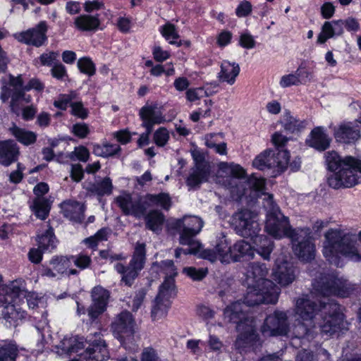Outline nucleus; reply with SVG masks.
<instances>
[{
  "mask_svg": "<svg viewBox=\"0 0 361 361\" xmlns=\"http://www.w3.org/2000/svg\"><path fill=\"white\" fill-rule=\"evenodd\" d=\"M72 133L79 138H85L90 133V129L87 124L77 123L73 126Z\"/></svg>",
  "mask_w": 361,
  "mask_h": 361,
  "instance_id": "nucleus-55",
  "label": "nucleus"
},
{
  "mask_svg": "<svg viewBox=\"0 0 361 361\" xmlns=\"http://www.w3.org/2000/svg\"><path fill=\"white\" fill-rule=\"evenodd\" d=\"M116 202L126 216H133L137 219L147 212L152 207H159L168 211L171 207V198L169 193L160 192L159 194L147 193L143 196H139L133 200L129 193L119 195L116 198Z\"/></svg>",
  "mask_w": 361,
  "mask_h": 361,
  "instance_id": "nucleus-7",
  "label": "nucleus"
},
{
  "mask_svg": "<svg viewBox=\"0 0 361 361\" xmlns=\"http://www.w3.org/2000/svg\"><path fill=\"white\" fill-rule=\"evenodd\" d=\"M84 176V170L80 164H73L71 170V177L75 181H80Z\"/></svg>",
  "mask_w": 361,
  "mask_h": 361,
  "instance_id": "nucleus-64",
  "label": "nucleus"
},
{
  "mask_svg": "<svg viewBox=\"0 0 361 361\" xmlns=\"http://www.w3.org/2000/svg\"><path fill=\"white\" fill-rule=\"evenodd\" d=\"M51 74L53 78L57 80H63L65 76H67L66 68L60 61L51 67Z\"/></svg>",
  "mask_w": 361,
  "mask_h": 361,
  "instance_id": "nucleus-58",
  "label": "nucleus"
},
{
  "mask_svg": "<svg viewBox=\"0 0 361 361\" xmlns=\"http://www.w3.org/2000/svg\"><path fill=\"white\" fill-rule=\"evenodd\" d=\"M334 37L331 21H326L322 27V31L317 37V43L324 44L327 39Z\"/></svg>",
  "mask_w": 361,
  "mask_h": 361,
  "instance_id": "nucleus-50",
  "label": "nucleus"
},
{
  "mask_svg": "<svg viewBox=\"0 0 361 361\" xmlns=\"http://www.w3.org/2000/svg\"><path fill=\"white\" fill-rule=\"evenodd\" d=\"M135 320L132 314L128 311H123L114 318L111 324V329L120 342L126 348L127 341L133 338L135 333Z\"/></svg>",
  "mask_w": 361,
  "mask_h": 361,
  "instance_id": "nucleus-14",
  "label": "nucleus"
},
{
  "mask_svg": "<svg viewBox=\"0 0 361 361\" xmlns=\"http://www.w3.org/2000/svg\"><path fill=\"white\" fill-rule=\"evenodd\" d=\"M140 361H161V360L153 348L148 347L142 350Z\"/></svg>",
  "mask_w": 361,
  "mask_h": 361,
  "instance_id": "nucleus-56",
  "label": "nucleus"
},
{
  "mask_svg": "<svg viewBox=\"0 0 361 361\" xmlns=\"http://www.w3.org/2000/svg\"><path fill=\"white\" fill-rule=\"evenodd\" d=\"M146 253L145 243L137 242L128 264L125 265L121 262L114 264V269L121 275V283L128 287H131L134 284L140 271L145 267L147 259Z\"/></svg>",
  "mask_w": 361,
  "mask_h": 361,
  "instance_id": "nucleus-12",
  "label": "nucleus"
},
{
  "mask_svg": "<svg viewBox=\"0 0 361 361\" xmlns=\"http://www.w3.org/2000/svg\"><path fill=\"white\" fill-rule=\"evenodd\" d=\"M30 209L37 219L44 220L49 216L51 202L47 198H35Z\"/></svg>",
  "mask_w": 361,
  "mask_h": 361,
  "instance_id": "nucleus-39",
  "label": "nucleus"
},
{
  "mask_svg": "<svg viewBox=\"0 0 361 361\" xmlns=\"http://www.w3.org/2000/svg\"><path fill=\"white\" fill-rule=\"evenodd\" d=\"M327 169L333 172L327 178L329 185L334 189L352 188L360 183L361 160L352 156L341 157L336 152L326 154Z\"/></svg>",
  "mask_w": 361,
  "mask_h": 361,
  "instance_id": "nucleus-3",
  "label": "nucleus"
},
{
  "mask_svg": "<svg viewBox=\"0 0 361 361\" xmlns=\"http://www.w3.org/2000/svg\"><path fill=\"white\" fill-rule=\"evenodd\" d=\"M252 11V6L248 1H241L235 8V14L239 18L247 17Z\"/></svg>",
  "mask_w": 361,
  "mask_h": 361,
  "instance_id": "nucleus-54",
  "label": "nucleus"
},
{
  "mask_svg": "<svg viewBox=\"0 0 361 361\" xmlns=\"http://www.w3.org/2000/svg\"><path fill=\"white\" fill-rule=\"evenodd\" d=\"M87 190L90 193L96 195L100 200L103 196L110 195L112 193L113 184L111 179L109 177H105L100 182L91 184Z\"/></svg>",
  "mask_w": 361,
  "mask_h": 361,
  "instance_id": "nucleus-38",
  "label": "nucleus"
},
{
  "mask_svg": "<svg viewBox=\"0 0 361 361\" xmlns=\"http://www.w3.org/2000/svg\"><path fill=\"white\" fill-rule=\"evenodd\" d=\"M282 125L286 131L291 133H298L306 128L307 121L297 119L291 115L289 111H287L283 114Z\"/></svg>",
  "mask_w": 361,
  "mask_h": 361,
  "instance_id": "nucleus-36",
  "label": "nucleus"
},
{
  "mask_svg": "<svg viewBox=\"0 0 361 361\" xmlns=\"http://www.w3.org/2000/svg\"><path fill=\"white\" fill-rule=\"evenodd\" d=\"M27 295L25 282L18 279L0 288L1 319L8 327L17 326L25 319L26 311L17 305L16 300Z\"/></svg>",
  "mask_w": 361,
  "mask_h": 361,
  "instance_id": "nucleus-6",
  "label": "nucleus"
},
{
  "mask_svg": "<svg viewBox=\"0 0 361 361\" xmlns=\"http://www.w3.org/2000/svg\"><path fill=\"white\" fill-rule=\"evenodd\" d=\"M47 23L41 21L32 28L16 33L14 37L21 43L40 47L47 41Z\"/></svg>",
  "mask_w": 361,
  "mask_h": 361,
  "instance_id": "nucleus-17",
  "label": "nucleus"
},
{
  "mask_svg": "<svg viewBox=\"0 0 361 361\" xmlns=\"http://www.w3.org/2000/svg\"><path fill=\"white\" fill-rule=\"evenodd\" d=\"M331 139L326 133L322 126L313 128L308 137L306 139V145L319 152H324L330 147Z\"/></svg>",
  "mask_w": 361,
  "mask_h": 361,
  "instance_id": "nucleus-24",
  "label": "nucleus"
},
{
  "mask_svg": "<svg viewBox=\"0 0 361 361\" xmlns=\"http://www.w3.org/2000/svg\"><path fill=\"white\" fill-rule=\"evenodd\" d=\"M255 40L253 37L248 32L242 33L239 39V45L243 48L250 49L255 46Z\"/></svg>",
  "mask_w": 361,
  "mask_h": 361,
  "instance_id": "nucleus-59",
  "label": "nucleus"
},
{
  "mask_svg": "<svg viewBox=\"0 0 361 361\" xmlns=\"http://www.w3.org/2000/svg\"><path fill=\"white\" fill-rule=\"evenodd\" d=\"M141 219L145 220V228L156 233L161 231L165 222L164 214L158 209H152L145 212Z\"/></svg>",
  "mask_w": 361,
  "mask_h": 361,
  "instance_id": "nucleus-27",
  "label": "nucleus"
},
{
  "mask_svg": "<svg viewBox=\"0 0 361 361\" xmlns=\"http://www.w3.org/2000/svg\"><path fill=\"white\" fill-rule=\"evenodd\" d=\"M273 276L274 280L280 285L288 286L295 279L293 266L286 260L280 263L276 261V267L273 269Z\"/></svg>",
  "mask_w": 361,
  "mask_h": 361,
  "instance_id": "nucleus-25",
  "label": "nucleus"
},
{
  "mask_svg": "<svg viewBox=\"0 0 361 361\" xmlns=\"http://www.w3.org/2000/svg\"><path fill=\"white\" fill-rule=\"evenodd\" d=\"M49 265L59 275H64L71 267L70 256L54 255L49 261Z\"/></svg>",
  "mask_w": 361,
  "mask_h": 361,
  "instance_id": "nucleus-42",
  "label": "nucleus"
},
{
  "mask_svg": "<svg viewBox=\"0 0 361 361\" xmlns=\"http://www.w3.org/2000/svg\"><path fill=\"white\" fill-rule=\"evenodd\" d=\"M77 66L81 73L90 77L95 74V64L89 57H82L79 59L77 62Z\"/></svg>",
  "mask_w": 361,
  "mask_h": 361,
  "instance_id": "nucleus-45",
  "label": "nucleus"
},
{
  "mask_svg": "<svg viewBox=\"0 0 361 361\" xmlns=\"http://www.w3.org/2000/svg\"><path fill=\"white\" fill-rule=\"evenodd\" d=\"M44 252H45L39 247L37 248H31L27 254L28 259L33 264H39L42 260Z\"/></svg>",
  "mask_w": 361,
  "mask_h": 361,
  "instance_id": "nucleus-62",
  "label": "nucleus"
},
{
  "mask_svg": "<svg viewBox=\"0 0 361 361\" xmlns=\"http://www.w3.org/2000/svg\"><path fill=\"white\" fill-rule=\"evenodd\" d=\"M99 15L82 14L76 17L74 25L76 29L81 32H96L100 26Z\"/></svg>",
  "mask_w": 361,
  "mask_h": 361,
  "instance_id": "nucleus-28",
  "label": "nucleus"
},
{
  "mask_svg": "<svg viewBox=\"0 0 361 361\" xmlns=\"http://www.w3.org/2000/svg\"><path fill=\"white\" fill-rule=\"evenodd\" d=\"M240 71L238 63L224 61L221 65V71L218 77L220 80L233 85L235 82V78L239 75Z\"/></svg>",
  "mask_w": 361,
  "mask_h": 361,
  "instance_id": "nucleus-32",
  "label": "nucleus"
},
{
  "mask_svg": "<svg viewBox=\"0 0 361 361\" xmlns=\"http://www.w3.org/2000/svg\"><path fill=\"white\" fill-rule=\"evenodd\" d=\"M20 147L13 140L0 141V165L8 167L18 161Z\"/></svg>",
  "mask_w": 361,
  "mask_h": 361,
  "instance_id": "nucleus-23",
  "label": "nucleus"
},
{
  "mask_svg": "<svg viewBox=\"0 0 361 361\" xmlns=\"http://www.w3.org/2000/svg\"><path fill=\"white\" fill-rule=\"evenodd\" d=\"M8 130L18 142L25 146L33 145L37 141V135L36 133L20 128L16 123H13Z\"/></svg>",
  "mask_w": 361,
  "mask_h": 361,
  "instance_id": "nucleus-31",
  "label": "nucleus"
},
{
  "mask_svg": "<svg viewBox=\"0 0 361 361\" xmlns=\"http://www.w3.org/2000/svg\"><path fill=\"white\" fill-rule=\"evenodd\" d=\"M294 74L299 80L300 85L307 83L310 80L312 77L310 72L308 71L305 67L302 66L298 68Z\"/></svg>",
  "mask_w": 361,
  "mask_h": 361,
  "instance_id": "nucleus-57",
  "label": "nucleus"
},
{
  "mask_svg": "<svg viewBox=\"0 0 361 361\" xmlns=\"http://www.w3.org/2000/svg\"><path fill=\"white\" fill-rule=\"evenodd\" d=\"M71 114L73 116L82 120L87 118L89 111L87 109L84 107L83 104L81 102H75L71 103Z\"/></svg>",
  "mask_w": 361,
  "mask_h": 361,
  "instance_id": "nucleus-51",
  "label": "nucleus"
},
{
  "mask_svg": "<svg viewBox=\"0 0 361 361\" xmlns=\"http://www.w3.org/2000/svg\"><path fill=\"white\" fill-rule=\"evenodd\" d=\"M231 176V192L236 200L241 201L245 198L247 202H253L262 195H265V179L257 177L255 174L245 178L244 169L238 164H231L230 167Z\"/></svg>",
  "mask_w": 361,
  "mask_h": 361,
  "instance_id": "nucleus-8",
  "label": "nucleus"
},
{
  "mask_svg": "<svg viewBox=\"0 0 361 361\" xmlns=\"http://www.w3.org/2000/svg\"><path fill=\"white\" fill-rule=\"evenodd\" d=\"M176 295V290L159 288V293L155 298L154 305L152 309L151 317L153 320L159 319L167 314L171 306L170 298Z\"/></svg>",
  "mask_w": 361,
  "mask_h": 361,
  "instance_id": "nucleus-21",
  "label": "nucleus"
},
{
  "mask_svg": "<svg viewBox=\"0 0 361 361\" xmlns=\"http://www.w3.org/2000/svg\"><path fill=\"white\" fill-rule=\"evenodd\" d=\"M264 283L265 288L247 286L243 300L235 301L224 310L225 318L235 324L236 330L240 331L235 343L237 348L241 347L243 341H252L256 336L254 320L248 315V307L262 303L275 304L279 300L280 288L272 281Z\"/></svg>",
  "mask_w": 361,
  "mask_h": 361,
  "instance_id": "nucleus-1",
  "label": "nucleus"
},
{
  "mask_svg": "<svg viewBox=\"0 0 361 361\" xmlns=\"http://www.w3.org/2000/svg\"><path fill=\"white\" fill-rule=\"evenodd\" d=\"M264 207L268 210L265 230L271 235L276 238L288 237L290 240H297L298 235L301 236V234H304L302 232L308 233L307 229L293 228L291 227L288 218L281 212L279 207L274 202L272 195H268V198L265 200Z\"/></svg>",
  "mask_w": 361,
  "mask_h": 361,
  "instance_id": "nucleus-10",
  "label": "nucleus"
},
{
  "mask_svg": "<svg viewBox=\"0 0 361 361\" xmlns=\"http://www.w3.org/2000/svg\"><path fill=\"white\" fill-rule=\"evenodd\" d=\"M92 305L105 307L106 309L110 292L101 286H95L91 292Z\"/></svg>",
  "mask_w": 361,
  "mask_h": 361,
  "instance_id": "nucleus-41",
  "label": "nucleus"
},
{
  "mask_svg": "<svg viewBox=\"0 0 361 361\" xmlns=\"http://www.w3.org/2000/svg\"><path fill=\"white\" fill-rule=\"evenodd\" d=\"M271 140L276 148L268 149L260 153L253 160L252 165L260 171L272 169L271 176L276 177L287 169L289 162V152L279 149L286 145L288 138L281 133L276 132L273 134Z\"/></svg>",
  "mask_w": 361,
  "mask_h": 361,
  "instance_id": "nucleus-9",
  "label": "nucleus"
},
{
  "mask_svg": "<svg viewBox=\"0 0 361 361\" xmlns=\"http://www.w3.org/2000/svg\"><path fill=\"white\" fill-rule=\"evenodd\" d=\"M160 32L162 36L169 42L178 39L180 37L176 29V26L170 23H167L161 26L160 27Z\"/></svg>",
  "mask_w": 361,
  "mask_h": 361,
  "instance_id": "nucleus-49",
  "label": "nucleus"
},
{
  "mask_svg": "<svg viewBox=\"0 0 361 361\" xmlns=\"http://www.w3.org/2000/svg\"><path fill=\"white\" fill-rule=\"evenodd\" d=\"M245 257L253 258L254 247L245 240H238L232 245V262H240Z\"/></svg>",
  "mask_w": 361,
  "mask_h": 361,
  "instance_id": "nucleus-33",
  "label": "nucleus"
},
{
  "mask_svg": "<svg viewBox=\"0 0 361 361\" xmlns=\"http://www.w3.org/2000/svg\"><path fill=\"white\" fill-rule=\"evenodd\" d=\"M324 237L322 252L330 264L337 267H341V255L353 262L361 261L356 235L343 234L339 230L330 229L325 233Z\"/></svg>",
  "mask_w": 361,
  "mask_h": 361,
  "instance_id": "nucleus-4",
  "label": "nucleus"
},
{
  "mask_svg": "<svg viewBox=\"0 0 361 361\" xmlns=\"http://www.w3.org/2000/svg\"><path fill=\"white\" fill-rule=\"evenodd\" d=\"M288 331L287 315L281 311H275L268 315L261 327V331L264 336H286Z\"/></svg>",
  "mask_w": 361,
  "mask_h": 361,
  "instance_id": "nucleus-15",
  "label": "nucleus"
},
{
  "mask_svg": "<svg viewBox=\"0 0 361 361\" xmlns=\"http://www.w3.org/2000/svg\"><path fill=\"white\" fill-rule=\"evenodd\" d=\"M145 295L146 291L143 288L137 290L135 293V295L132 301V310L133 312H136L140 308L145 298Z\"/></svg>",
  "mask_w": 361,
  "mask_h": 361,
  "instance_id": "nucleus-60",
  "label": "nucleus"
},
{
  "mask_svg": "<svg viewBox=\"0 0 361 361\" xmlns=\"http://www.w3.org/2000/svg\"><path fill=\"white\" fill-rule=\"evenodd\" d=\"M203 224L202 220L197 216H190L184 220L178 219L174 224L173 228L176 229L183 228L180 233V244H192L195 237L200 232Z\"/></svg>",
  "mask_w": 361,
  "mask_h": 361,
  "instance_id": "nucleus-16",
  "label": "nucleus"
},
{
  "mask_svg": "<svg viewBox=\"0 0 361 361\" xmlns=\"http://www.w3.org/2000/svg\"><path fill=\"white\" fill-rule=\"evenodd\" d=\"M155 264H157L160 270L166 275L159 288L171 290V291L176 290L175 277L177 276L178 272L173 260H162L159 263L156 262Z\"/></svg>",
  "mask_w": 361,
  "mask_h": 361,
  "instance_id": "nucleus-26",
  "label": "nucleus"
},
{
  "mask_svg": "<svg viewBox=\"0 0 361 361\" xmlns=\"http://www.w3.org/2000/svg\"><path fill=\"white\" fill-rule=\"evenodd\" d=\"M299 229H307L308 233L301 234L297 236V240H291L293 243V252L299 259L303 262H310L314 258L315 245L311 240V230L304 227Z\"/></svg>",
  "mask_w": 361,
  "mask_h": 361,
  "instance_id": "nucleus-19",
  "label": "nucleus"
},
{
  "mask_svg": "<svg viewBox=\"0 0 361 361\" xmlns=\"http://www.w3.org/2000/svg\"><path fill=\"white\" fill-rule=\"evenodd\" d=\"M195 166L186 179V184L191 188H199L202 183L207 182L210 175V166L205 161L202 154L192 155Z\"/></svg>",
  "mask_w": 361,
  "mask_h": 361,
  "instance_id": "nucleus-18",
  "label": "nucleus"
},
{
  "mask_svg": "<svg viewBox=\"0 0 361 361\" xmlns=\"http://www.w3.org/2000/svg\"><path fill=\"white\" fill-rule=\"evenodd\" d=\"M197 255L198 257L208 260L212 263L219 260L218 254H216L214 247L203 249L202 245H201V248H200V252H198Z\"/></svg>",
  "mask_w": 361,
  "mask_h": 361,
  "instance_id": "nucleus-53",
  "label": "nucleus"
},
{
  "mask_svg": "<svg viewBox=\"0 0 361 361\" xmlns=\"http://www.w3.org/2000/svg\"><path fill=\"white\" fill-rule=\"evenodd\" d=\"M170 138L168 130L164 127L159 128L153 135V140L157 147H164Z\"/></svg>",
  "mask_w": 361,
  "mask_h": 361,
  "instance_id": "nucleus-47",
  "label": "nucleus"
},
{
  "mask_svg": "<svg viewBox=\"0 0 361 361\" xmlns=\"http://www.w3.org/2000/svg\"><path fill=\"white\" fill-rule=\"evenodd\" d=\"M214 249L222 264H228L232 262V245L225 235L217 240Z\"/></svg>",
  "mask_w": 361,
  "mask_h": 361,
  "instance_id": "nucleus-34",
  "label": "nucleus"
},
{
  "mask_svg": "<svg viewBox=\"0 0 361 361\" xmlns=\"http://www.w3.org/2000/svg\"><path fill=\"white\" fill-rule=\"evenodd\" d=\"M70 259L71 262H73L80 270L89 268L92 262L90 256L82 252L76 255H70Z\"/></svg>",
  "mask_w": 361,
  "mask_h": 361,
  "instance_id": "nucleus-46",
  "label": "nucleus"
},
{
  "mask_svg": "<svg viewBox=\"0 0 361 361\" xmlns=\"http://www.w3.org/2000/svg\"><path fill=\"white\" fill-rule=\"evenodd\" d=\"M295 314L302 321L310 322L320 328L323 336H331L338 331L344 320L341 306L334 300L316 302L307 297L296 301Z\"/></svg>",
  "mask_w": 361,
  "mask_h": 361,
  "instance_id": "nucleus-2",
  "label": "nucleus"
},
{
  "mask_svg": "<svg viewBox=\"0 0 361 361\" xmlns=\"http://www.w3.org/2000/svg\"><path fill=\"white\" fill-rule=\"evenodd\" d=\"M24 87L22 89H11L7 85H3L1 88L0 99L3 102H6L11 98L10 106L12 112L18 114V104L20 99L25 97Z\"/></svg>",
  "mask_w": 361,
  "mask_h": 361,
  "instance_id": "nucleus-29",
  "label": "nucleus"
},
{
  "mask_svg": "<svg viewBox=\"0 0 361 361\" xmlns=\"http://www.w3.org/2000/svg\"><path fill=\"white\" fill-rule=\"evenodd\" d=\"M74 97L72 94H62L59 96V98L54 102V106L62 111L67 109L68 105L71 106V103Z\"/></svg>",
  "mask_w": 361,
  "mask_h": 361,
  "instance_id": "nucleus-52",
  "label": "nucleus"
},
{
  "mask_svg": "<svg viewBox=\"0 0 361 361\" xmlns=\"http://www.w3.org/2000/svg\"><path fill=\"white\" fill-rule=\"evenodd\" d=\"M85 207L78 202L68 204L63 209L66 218L75 223H82L85 218Z\"/></svg>",
  "mask_w": 361,
  "mask_h": 361,
  "instance_id": "nucleus-37",
  "label": "nucleus"
},
{
  "mask_svg": "<svg viewBox=\"0 0 361 361\" xmlns=\"http://www.w3.org/2000/svg\"><path fill=\"white\" fill-rule=\"evenodd\" d=\"M281 87H288L292 85H299V80L294 73L283 75L279 82Z\"/></svg>",
  "mask_w": 361,
  "mask_h": 361,
  "instance_id": "nucleus-61",
  "label": "nucleus"
},
{
  "mask_svg": "<svg viewBox=\"0 0 361 361\" xmlns=\"http://www.w3.org/2000/svg\"><path fill=\"white\" fill-rule=\"evenodd\" d=\"M158 104L154 103L149 105L147 103L143 106L139 111V116L142 121H154L155 118H159L162 121H165L164 116L161 111H157Z\"/></svg>",
  "mask_w": 361,
  "mask_h": 361,
  "instance_id": "nucleus-43",
  "label": "nucleus"
},
{
  "mask_svg": "<svg viewBox=\"0 0 361 361\" xmlns=\"http://www.w3.org/2000/svg\"><path fill=\"white\" fill-rule=\"evenodd\" d=\"M59 51H47L35 59V64L36 66L39 64L41 66L52 67L59 61Z\"/></svg>",
  "mask_w": 361,
  "mask_h": 361,
  "instance_id": "nucleus-44",
  "label": "nucleus"
},
{
  "mask_svg": "<svg viewBox=\"0 0 361 361\" xmlns=\"http://www.w3.org/2000/svg\"><path fill=\"white\" fill-rule=\"evenodd\" d=\"M249 238L252 239L255 245L254 251L256 250L264 259L269 260L274 248L272 240L265 235H260L259 233Z\"/></svg>",
  "mask_w": 361,
  "mask_h": 361,
  "instance_id": "nucleus-30",
  "label": "nucleus"
},
{
  "mask_svg": "<svg viewBox=\"0 0 361 361\" xmlns=\"http://www.w3.org/2000/svg\"><path fill=\"white\" fill-rule=\"evenodd\" d=\"M268 274V268L264 263L251 262L248 264L246 274L245 283L247 286H259L265 288V281H270L266 276Z\"/></svg>",
  "mask_w": 361,
  "mask_h": 361,
  "instance_id": "nucleus-20",
  "label": "nucleus"
},
{
  "mask_svg": "<svg viewBox=\"0 0 361 361\" xmlns=\"http://www.w3.org/2000/svg\"><path fill=\"white\" fill-rule=\"evenodd\" d=\"M183 273L192 279L193 281H202L208 273L207 268L197 269L194 267H185Z\"/></svg>",
  "mask_w": 361,
  "mask_h": 361,
  "instance_id": "nucleus-48",
  "label": "nucleus"
},
{
  "mask_svg": "<svg viewBox=\"0 0 361 361\" xmlns=\"http://www.w3.org/2000/svg\"><path fill=\"white\" fill-rule=\"evenodd\" d=\"M231 226L237 234L243 238L255 236L261 231L257 214L248 209L235 212L231 218Z\"/></svg>",
  "mask_w": 361,
  "mask_h": 361,
  "instance_id": "nucleus-13",
  "label": "nucleus"
},
{
  "mask_svg": "<svg viewBox=\"0 0 361 361\" xmlns=\"http://www.w3.org/2000/svg\"><path fill=\"white\" fill-rule=\"evenodd\" d=\"M57 348L61 350V354L67 356L78 353L85 348V352L88 357L95 361H105L110 357L107 344L99 332L90 334L85 339L83 337L66 336Z\"/></svg>",
  "mask_w": 361,
  "mask_h": 361,
  "instance_id": "nucleus-5",
  "label": "nucleus"
},
{
  "mask_svg": "<svg viewBox=\"0 0 361 361\" xmlns=\"http://www.w3.org/2000/svg\"><path fill=\"white\" fill-rule=\"evenodd\" d=\"M39 247L45 252H51L57 247L58 240L55 236L52 227L49 228L42 234L39 235L37 238Z\"/></svg>",
  "mask_w": 361,
  "mask_h": 361,
  "instance_id": "nucleus-35",
  "label": "nucleus"
},
{
  "mask_svg": "<svg viewBox=\"0 0 361 361\" xmlns=\"http://www.w3.org/2000/svg\"><path fill=\"white\" fill-rule=\"evenodd\" d=\"M312 286L320 295L340 298H348L355 290V285L334 274H321L318 279H314Z\"/></svg>",
  "mask_w": 361,
  "mask_h": 361,
  "instance_id": "nucleus-11",
  "label": "nucleus"
},
{
  "mask_svg": "<svg viewBox=\"0 0 361 361\" xmlns=\"http://www.w3.org/2000/svg\"><path fill=\"white\" fill-rule=\"evenodd\" d=\"M44 85L38 78H32L27 85L24 86V91L28 92L35 90L37 92H42L44 89Z\"/></svg>",
  "mask_w": 361,
  "mask_h": 361,
  "instance_id": "nucleus-63",
  "label": "nucleus"
},
{
  "mask_svg": "<svg viewBox=\"0 0 361 361\" xmlns=\"http://www.w3.org/2000/svg\"><path fill=\"white\" fill-rule=\"evenodd\" d=\"M19 348L15 341L4 343L0 346V361H16Z\"/></svg>",
  "mask_w": 361,
  "mask_h": 361,
  "instance_id": "nucleus-40",
  "label": "nucleus"
},
{
  "mask_svg": "<svg viewBox=\"0 0 361 361\" xmlns=\"http://www.w3.org/2000/svg\"><path fill=\"white\" fill-rule=\"evenodd\" d=\"M334 137L338 142L351 144L360 137V126L357 123L345 122L334 130Z\"/></svg>",
  "mask_w": 361,
  "mask_h": 361,
  "instance_id": "nucleus-22",
  "label": "nucleus"
}]
</instances>
